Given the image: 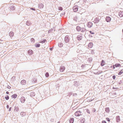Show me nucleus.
Wrapping results in <instances>:
<instances>
[{"instance_id":"nucleus-1","label":"nucleus","mask_w":123,"mask_h":123,"mask_svg":"<svg viewBox=\"0 0 123 123\" xmlns=\"http://www.w3.org/2000/svg\"><path fill=\"white\" fill-rule=\"evenodd\" d=\"M76 29L77 30L79 31H80L81 32H83L85 30V29L84 28L82 29H81V28L79 26L77 27Z\"/></svg>"},{"instance_id":"nucleus-2","label":"nucleus","mask_w":123,"mask_h":123,"mask_svg":"<svg viewBox=\"0 0 123 123\" xmlns=\"http://www.w3.org/2000/svg\"><path fill=\"white\" fill-rule=\"evenodd\" d=\"M78 7L77 6H75L73 7V10L74 12H76L78 11Z\"/></svg>"},{"instance_id":"nucleus-3","label":"nucleus","mask_w":123,"mask_h":123,"mask_svg":"<svg viewBox=\"0 0 123 123\" xmlns=\"http://www.w3.org/2000/svg\"><path fill=\"white\" fill-rule=\"evenodd\" d=\"M75 115L76 116H79L81 115L80 112L79 111H77L75 113Z\"/></svg>"},{"instance_id":"nucleus-4","label":"nucleus","mask_w":123,"mask_h":123,"mask_svg":"<svg viewBox=\"0 0 123 123\" xmlns=\"http://www.w3.org/2000/svg\"><path fill=\"white\" fill-rule=\"evenodd\" d=\"M69 39L68 37V36H66L65 38V41L66 43L68 42Z\"/></svg>"},{"instance_id":"nucleus-5","label":"nucleus","mask_w":123,"mask_h":123,"mask_svg":"<svg viewBox=\"0 0 123 123\" xmlns=\"http://www.w3.org/2000/svg\"><path fill=\"white\" fill-rule=\"evenodd\" d=\"M65 69V68L64 67L62 66H61L60 68V71L61 72H63L64 70Z\"/></svg>"},{"instance_id":"nucleus-6","label":"nucleus","mask_w":123,"mask_h":123,"mask_svg":"<svg viewBox=\"0 0 123 123\" xmlns=\"http://www.w3.org/2000/svg\"><path fill=\"white\" fill-rule=\"evenodd\" d=\"M99 21V19L98 18H96L94 19V22L95 23H98Z\"/></svg>"},{"instance_id":"nucleus-7","label":"nucleus","mask_w":123,"mask_h":123,"mask_svg":"<svg viewBox=\"0 0 123 123\" xmlns=\"http://www.w3.org/2000/svg\"><path fill=\"white\" fill-rule=\"evenodd\" d=\"M20 100L21 102L22 103H24L25 101V99L23 97H21L20 98Z\"/></svg>"},{"instance_id":"nucleus-8","label":"nucleus","mask_w":123,"mask_h":123,"mask_svg":"<svg viewBox=\"0 0 123 123\" xmlns=\"http://www.w3.org/2000/svg\"><path fill=\"white\" fill-rule=\"evenodd\" d=\"M111 20V18L109 17H107L106 18V20L107 22H110V21Z\"/></svg>"},{"instance_id":"nucleus-9","label":"nucleus","mask_w":123,"mask_h":123,"mask_svg":"<svg viewBox=\"0 0 123 123\" xmlns=\"http://www.w3.org/2000/svg\"><path fill=\"white\" fill-rule=\"evenodd\" d=\"M21 83L22 85H25L26 83V81L25 80H23L21 81Z\"/></svg>"},{"instance_id":"nucleus-10","label":"nucleus","mask_w":123,"mask_h":123,"mask_svg":"<svg viewBox=\"0 0 123 123\" xmlns=\"http://www.w3.org/2000/svg\"><path fill=\"white\" fill-rule=\"evenodd\" d=\"M87 25L90 28L92 26V24L91 22H89L88 23Z\"/></svg>"},{"instance_id":"nucleus-11","label":"nucleus","mask_w":123,"mask_h":123,"mask_svg":"<svg viewBox=\"0 0 123 123\" xmlns=\"http://www.w3.org/2000/svg\"><path fill=\"white\" fill-rule=\"evenodd\" d=\"M116 120L117 122H118L120 120V117L119 116H117L116 117Z\"/></svg>"},{"instance_id":"nucleus-12","label":"nucleus","mask_w":123,"mask_h":123,"mask_svg":"<svg viewBox=\"0 0 123 123\" xmlns=\"http://www.w3.org/2000/svg\"><path fill=\"white\" fill-rule=\"evenodd\" d=\"M105 62L104 60H102L101 63V66H103L105 64Z\"/></svg>"},{"instance_id":"nucleus-13","label":"nucleus","mask_w":123,"mask_h":123,"mask_svg":"<svg viewBox=\"0 0 123 123\" xmlns=\"http://www.w3.org/2000/svg\"><path fill=\"white\" fill-rule=\"evenodd\" d=\"M14 35V33L12 31L10 32L9 33V35L11 37H12Z\"/></svg>"},{"instance_id":"nucleus-14","label":"nucleus","mask_w":123,"mask_h":123,"mask_svg":"<svg viewBox=\"0 0 123 123\" xmlns=\"http://www.w3.org/2000/svg\"><path fill=\"white\" fill-rule=\"evenodd\" d=\"M17 95L16 94H13L12 96V98H15L17 97Z\"/></svg>"},{"instance_id":"nucleus-15","label":"nucleus","mask_w":123,"mask_h":123,"mask_svg":"<svg viewBox=\"0 0 123 123\" xmlns=\"http://www.w3.org/2000/svg\"><path fill=\"white\" fill-rule=\"evenodd\" d=\"M93 46V44L92 43H90L88 44V47L89 48H91Z\"/></svg>"},{"instance_id":"nucleus-16","label":"nucleus","mask_w":123,"mask_h":123,"mask_svg":"<svg viewBox=\"0 0 123 123\" xmlns=\"http://www.w3.org/2000/svg\"><path fill=\"white\" fill-rule=\"evenodd\" d=\"M74 121V120L73 118H71L69 120V122L70 123H73Z\"/></svg>"},{"instance_id":"nucleus-17","label":"nucleus","mask_w":123,"mask_h":123,"mask_svg":"<svg viewBox=\"0 0 123 123\" xmlns=\"http://www.w3.org/2000/svg\"><path fill=\"white\" fill-rule=\"evenodd\" d=\"M123 73V69L121 70V71L118 73V74L119 75H120Z\"/></svg>"},{"instance_id":"nucleus-18","label":"nucleus","mask_w":123,"mask_h":123,"mask_svg":"<svg viewBox=\"0 0 123 123\" xmlns=\"http://www.w3.org/2000/svg\"><path fill=\"white\" fill-rule=\"evenodd\" d=\"M115 65V67L116 68L119 67L121 66V65L120 64H118V63L116 64Z\"/></svg>"},{"instance_id":"nucleus-19","label":"nucleus","mask_w":123,"mask_h":123,"mask_svg":"<svg viewBox=\"0 0 123 123\" xmlns=\"http://www.w3.org/2000/svg\"><path fill=\"white\" fill-rule=\"evenodd\" d=\"M119 15L120 17H122L123 16V13L122 12H120L119 13Z\"/></svg>"},{"instance_id":"nucleus-20","label":"nucleus","mask_w":123,"mask_h":123,"mask_svg":"<svg viewBox=\"0 0 123 123\" xmlns=\"http://www.w3.org/2000/svg\"><path fill=\"white\" fill-rule=\"evenodd\" d=\"M39 6L40 7V8H42L43 7V5L42 4H40L39 5Z\"/></svg>"},{"instance_id":"nucleus-21","label":"nucleus","mask_w":123,"mask_h":123,"mask_svg":"<svg viewBox=\"0 0 123 123\" xmlns=\"http://www.w3.org/2000/svg\"><path fill=\"white\" fill-rule=\"evenodd\" d=\"M40 45L39 44H36L35 45V46L36 47H38L40 46Z\"/></svg>"},{"instance_id":"nucleus-22","label":"nucleus","mask_w":123,"mask_h":123,"mask_svg":"<svg viewBox=\"0 0 123 123\" xmlns=\"http://www.w3.org/2000/svg\"><path fill=\"white\" fill-rule=\"evenodd\" d=\"M63 45V44L62 43H59L58 44V46L59 47H62Z\"/></svg>"},{"instance_id":"nucleus-23","label":"nucleus","mask_w":123,"mask_h":123,"mask_svg":"<svg viewBox=\"0 0 123 123\" xmlns=\"http://www.w3.org/2000/svg\"><path fill=\"white\" fill-rule=\"evenodd\" d=\"M45 76L47 77H49V73L48 72L46 73L45 74Z\"/></svg>"},{"instance_id":"nucleus-24","label":"nucleus","mask_w":123,"mask_h":123,"mask_svg":"<svg viewBox=\"0 0 123 123\" xmlns=\"http://www.w3.org/2000/svg\"><path fill=\"white\" fill-rule=\"evenodd\" d=\"M46 40L45 39H44L42 41L40 42V43H45L46 41Z\"/></svg>"},{"instance_id":"nucleus-25","label":"nucleus","mask_w":123,"mask_h":123,"mask_svg":"<svg viewBox=\"0 0 123 123\" xmlns=\"http://www.w3.org/2000/svg\"><path fill=\"white\" fill-rule=\"evenodd\" d=\"M5 98L6 100H8L9 99V97L7 95L5 97Z\"/></svg>"},{"instance_id":"nucleus-26","label":"nucleus","mask_w":123,"mask_h":123,"mask_svg":"<svg viewBox=\"0 0 123 123\" xmlns=\"http://www.w3.org/2000/svg\"><path fill=\"white\" fill-rule=\"evenodd\" d=\"M25 113L23 112H21V115H22V116H23L25 115Z\"/></svg>"},{"instance_id":"nucleus-27","label":"nucleus","mask_w":123,"mask_h":123,"mask_svg":"<svg viewBox=\"0 0 123 123\" xmlns=\"http://www.w3.org/2000/svg\"><path fill=\"white\" fill-rule=\"evenodd\" d=\"M105 111L106 112H108L109 111V109L108 108H106L105 109Z\"/></svg>"},{"instance_id":"nucleus-28","label":"nucleus","mask_w":123,"mask_h":123,"mask_svg":"<svg viewBox=\"0 0 123 123\" xmlns=\"http://www.w3.org/2000/svg\"><path fill=\"white\" fill-rule=\"evenodd\" d=\"M106 119L108 121V122H110V119L108 118H106Z\"/></svg>"},{"instance_id":"nucleus-29","label":"nucleus","mask_w":123,"mask_h":123,"mask_svg":"<svg viewBox=\"0 0 123 123\" xmlns=\"http://www.w3.org/2000/svg\"><path fill=\"white\" fill-rule=\"evenodd\" d=\"M59 9L60 10H62V8L61 7H60L59 8Z\"/></svg>"},{"instance_id":"nucleus-30","label":"nucleus","mask_w":123,"mask_h":123,"mask_svg":"<svg viewBox=\"0 0 123 123\" xmlns=\"http://www.w3.org/2000/svg\"><path fill=\"white\" fill-rule=\"evenodd\" d=\"M112 78L114 80H115L116 78V76L115 75H113L112 77Z\"/></svg>"},{"instance_id":"nucleus-31","label":"nucleus","mask_w":123,"mask_h":123,"mask_svg":"<svg viewBox=\"0 0 123 123\" xmlns=\"http://www.w3.org/2000/svg\"><path fill=\"white\" fill-rule=\"evenodd\" d=\"M89 32L91 34H94V32H92L91 31H90Z\"/></svg>"},{"instance_id":"nucleus-32","label":"nucleus","mask_w":123,"mask_h":123,"mask_svg":"<svg viewBox=\"0 0 123 123\" xmlns=\"http://www.w3.org/2000/svg\"><path fill=\"white\" fill-rule=\"evenodd\" d=\"M7 87L8 89H10L11 88V87L9 86H7Z\"/></svg>"},{"instance_id":"nucleus-33","label":"nucleus","mask_w":123,"mask_h":123,"mask_svg":"<svg viewBox=\"0 0 123 123\" xmlns=\"http://www.w3.org/2000/svg\"><path fill=\"white\" fill-rule=\"evenodd\" d=\"M102 123H106V121H102Z\"/></svg>"},{"instance_id":"nucleus-34","label":"nucleus","mask_w":123,"mask_h":123,"mask_svg":"<svg viewBox=\"0 0 123 123\" xmlns=\"http://www.w3.org/2000/svg\"><path fill=\"white\" fill-rule=\"evenodd\" d=\"M113 69H114L115 68V65H113Z\"/></svg>"},{"instance_id":"nucleus-35","label":"nucleus","mask_w":123,"mask_h":123,"mask_svg":"<svg viewBox=\"0 0 123 123\" xmlns=\"http://www.w3.org/2000/svg\"><path fill=\"white\" fill-rule=\"evenodd\" d=\"M11 109H12L11 108V107H10V108H9V111H11Z\"/></svg>"},{"instance_id":"nucleus-36","label":"nucleus","mask_w":123,"mask_h":123,"mask_svg":"<svg viewBox=\"0 0 123 123\" xmlns=\"http://www.w3.org/2000/svg\"><path fill=\"white\" fill-rule=\"evenodd\" d=\"M6 107L7 108H8L9 107V105H7L6 106Z\"/></svg>"},{"instance_id":"nucleus-37","label":"nucleus","mask_w":123,"mask_h":123,"mask_svg":"<svg viewBox=\"0 0 123 123\" xmlns=\"http://www.w3.org/2000/svg\"><path fill=\"white\" fill-rule=\"evenodd\" d=\"M106 68H108L109 67V66H106L105 67Z\"/></svg>"},{"instance_id":"nucleus-38","label":"nucleus","mask_w":123,"mask_h":123,"mask_svg":"<svg viewBox=\"0 0 123 123\" xmlns=\"http://www.w3.org/2000/svg\"><path fill=\"white\" fill-rule=\"evenodd\" d=\"M9 92L8 91L6 92V93H7V94H9Z\"/></svg>"},{"instance_id":"nucleus-39","label":"nucleus","mask_w":123,"mask_h":123,"mask_svg":"<svg viewBox=\"0 0 123 123\" xmlns=\"http://www.w3.org/2000/svg\"><path fill=\"white\" fill-rule=\"evenodd\" d=\"M31 9L34 10H35L33 8H31Z\"/></svg>"},{"instance_id":"nucleus-40","label":"nucleus","mask_w":123,"mask_h":123,"mask_svg":"<svg viewBox=\"0 0 123 123\" xmlns=\"http://www.w3.org/2000/svg\"><path fill=\"white\" fill-rule=\"evenodd\" d=\"M31 52H33V51H32V50H31Z\"/></svg>"}]
</instances>
